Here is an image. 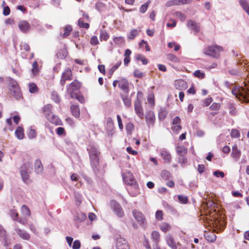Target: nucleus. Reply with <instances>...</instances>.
<instances>
[{
	"label": "nucleus",
	"instance_id": "a18cd8bd",
	"mask_svg": "<svg viewBox=\"0 0 249 249\" xmlns=\"http://www.w3.org/2000/svg\"><path fill=\"white\" fill-rule=\"evenodd\" d=\"M78 25L80 28L89 29V24L88 23H84V20L82 18L79 19L78 21Z\"/></svg>",
	"mask_w": 249,
	"mask_h": 249
},
{
	"label": "nucleus",
	"instance_id": "cd10ccee",
	"mask_svg": "<svg viewBox=\"0 0 249 249\" xmlns=\"http://www.w3.org/2000/svg\"><path fill=\"white\" fill-rule=\"evenodd\" d=\"M175 86L176 88L179 90L186 89L187 83L183 80H178L176 81Z\"/></svg>",
	"mask_w": 249,
	"mask_h": 249
},
{
	"label": "nucleus",
	"instance_id": "58836bf2",
	"mask_svg": "<svg viewBox=\"0 0 249 249\" xmlns=\"http://www.w3.org/2000/svg\"><path fill=\"white\" fill-rule=\"evenodd\" d=\"M72 30V28L71 25H67L64 29V33L62 35L63 37H67L71 33Z\"/></svg>",
	"mask_w": 249,
	"mask_h": 249
},
{
	"label": "nucleus",
	"instance_id": "0e129e2a",
	"mask_svg": "<svg viewBox=\"0 0 249 249\" xmlns=\"http://www.w3.org/2000/svg\"><path fill=\"white\" fill-rule=\"evenodd\" d=\"M167 112L164 110H161L159 112V118L160 120H164L167 115Z\"/></svg>",
	"mask_w": 249,
	"mask_h": 249
},
{
	"label": "nucleus",
	"instance_id": "a878e982",
	"mask_svg": "<svg viewBox=\"0 0 249 249\" xmlns=\"http://www.w3.org/2000/svg\"><path fill=\"white\" fill-rule=\"evenodd\" d=\"M239 3L243 10L249 16V4L246 0H239Z\"/></svg>",
	"mask_w": 249,
	"mask_h": 249
},
{
	"label": "nucleus",
	"instance_id": "e2e57ef3",
	"mask_svg": "<svg viewBox=\"0 0 249 249\" xmlns=\"http://www.w3.org/2000/svg\"><path fill=\"white\" fill-rule=\"evenodd\" d=\"M231 136L232 138H239L240 136V132L236 129H232Z\"/></svg>",
	"mask_w": 249,
	"mask_h": 249
},
{
	"label": "nucleus",
	"instance_id": "c85d7f7f",
	"mask_svg": "<svg viewBox=\"0 0 249 249\" xmlns=\"http://www.w3.org/2000/svg\"><path fill=\"white\" fill-rule=\"evenodd\" d=\"M206 239L209 242H214L216 239V235L213 232L207 233L205 235Z\"/></svg>",
	"mask_w": 249,
	"mask_h": 249
},
{
	"label": "nucleus",
	"instance_id": "c756f323",
	"mask_svg": "<svg viewBox=\"0 0 249 249\" xmlns=\"http://www.w3.org/2000/svg\"><path fill=\"white\" fill-rule=\"evenodd\" d=\"M43 165L39 160H36L35 163V169L37 173H41L43 171Z\"/></svg>",
	"mask_w": 249,
	"mask_h": 249
},
{
	"label": "nucleus",
	"instance_id": "6e6d98bb",
	"mask_svg": "<svg viewBox=\"0 0 249 249\" xmlns=\"http://www.w3.org/2000/svg\"><path fill=\"white\" fill-rule=\"evenodd\" d=\"M173 126L171 127L172 130L173 132L176 134H178V132L181 130L182 127L180 124L173 125Z\"/></svg>",
	"mask_w": 249,
	"mask_h": 249
},
{
	"label": "nucleus",
	"instance_id": "bb28decb",
	"mask_svg": "<svg viewBox=\"0 0 249 249\" xmlns=\"http://www.w3.org/2000/svg\"><path fill=\"white\" fill-rule=\"evenodd\" d=\"M178 154L181 157H184L187 154V149L183 146H179L176 149Z\"/></svg>",
	"mask_w": 249,
	"mask_h": 249
},
{
	"label": "nucleus",
	"instance_id": "4c0bfd02",
	"mask_svg": "<svg viewBox=\"0 0 249 249\" xmlns=\"http://www.w3.org/2000/svg\"><path fill=\"white\" fill-rule=\"evenodd\" d=\"M27 135L29 139H32L36 137L37 133L35 129L33 128L32 127H31L29 129Z\"/></svg>",
	"mask_w": 249,
	"mask_h": 249
},
{
	"label": "nucleus",
	"instance_id": "b1692460",
	"mask_svg": "<svg viewBox=\"0 0 249 249\" xmlns=\"http://www.w3.org/2000/svg\"><path fill=\"white\" fill-rule=\"evenodd\" d=\"M71 111L72 114L75 118H79L80 115V108L78 105H73L71 107Z\"/></svg>",
	"mask_w": 249,
	"mask_h": 249
},
{
	"label": "nucleus",
	"instance_id": "6e6552de",
	"mask_svg": "<svg viewBox=\"0 0 249 249\" xmlns=\"http://www.w3.org/2000/svg\"><path fill=\"white\" fill-rule=\"evenodd\" d=\"M110 206L112 210L119 217H122L124 216V211L121 205L117 201L112 200L110 202Z\"/></svg>",
	"mask_w": 249,
	"mask_h": 249
},
{
	"label": "nucleus",
	"instance_id": "680f3d73",
	"mask_svg": "<svg viewBox=\"0 0 249 249\" xmlns=\"http://www.w3.org/2000/svg\"><path fill=\"white\" fill-rule=\"evenodd\" d=\"M134 76L135 77L141 78L143 76V74L140 70L136 69L134 71Z\"/></svg>",
	"mask_w": 249,
	"mask_h": 249
},
{
	"label": "nucleus",
	"instance_id": "f704fd0d",
	"mask_svg": "<svg viewBox=\"0 0 249 249\" xmlns=\"http://www.w3.org/2000/svg\"><path fill=\"white\" fill-rule=\"evenodd\" d=\"M20 174L22 180L25 183L28 184L31 182V180L29 178V175L26 171L21 170L20 172Z\"/></svg>",
	"mask_w": 249,
	"mask_h": 249
},
{
	"label": "nucleus",
	"instance_id": "864d4df0",
	"mask_svg": "<svg viewBox=\"0 0 249 249\" xmlns=\"http://www.w3.org/2000/svg\"><path fill=\"white\" fill-rule=\"evenodd\" d=\"M150 3V1H148L146 2H145L144 4L142 5L140 8V12L142 13H144L147 10V8Z\"/></svg>",
	"mask_w": 249,
	"mask_h": 249
},
{
	"label": "nucleus",
	"instance_id": "7c9ffc66",
	"mask_svg": "<svg viewBox=\"0 0 249 249\" xmlns=\"http://www.w3.org/2000/svg\"><path fill=\"white\" fill-rule=\"evenodd\" d=\"M187 25L191 30H193L196 33L199 31V27L196 25V23L193 20H189Z\"/></svg>",
	"mask_w": 249,
	"mask_h": 249
},
{
	"label": "nucleus",
	"instance_id": "4d7b16f0",
	"mask_svg": "<svg viewBox=\"0 0 249 249\" xmlns=\"http://www.w3.org/2000/svg\"><path fill=\"white\" fill-rule=\"evenodd\" d=\"M213 102V98L212 97H209L203 100L202 106L203 107H208Z\"/></svg>",
	"mask_w": 249,
	"mask_h": 249
},
{
	"label": "nucleus",
	"instance_id": "1a4fd4ad",
	"mask_svg": "<svg viewBox=\"0 0 249 249\" xmlns=\"http://www.w3.org/2000/svg\"><path fill=\"white\" fill-rule=\"evenodd\" d=\"M134 109L137 115L141 119H143L144 117L143 110L142 106V102L139 98H137L134 102Z\"/></svg>",
	"mask_w": 249,
	"mask_h": 249
},
{
	"label": "nucleus",
	"instance_id": "338daca9",
	"mask_svg": "<svg viewBox=\"0 0 249 249\" xmlns=\"http://www.w3.org/2000/svg\"><path fill=\"white\" fill-rule=\"evenodd\" d=\"M213 175L215 177L218 178L220 177L222 178H223L225 176V174L223 172L220 171L219 170L215 171L213 173Z\"/></svg>",
	"mask_w": 249,
	"mask_h": 249
},
{
	"label": "nucleus",
	"instance_id": "9d476101",
	"mask_svg": "<svg viewBox=\"0 0 249 249\" xmlns=\"http://www.w3.org/2000/svg\"><path fill=\"white\" fill-rule=\"evenodd\" d=\"M116 249H129L127 241L121 237L118 238L116 244Z\"/></svg>",
	"mask_w": 249,
	"mask_h": 249
},
{
	"label": "nucleus",
	"instance_id": "9b49d317",
	"mask_svg": "<svg viewBox=\"0 0 249 249\" xmlns=\"http://www.w3.org/2000/svg\"><path fill=\"white\" fill-rule=\"evenodd\" d=\"M119 87L125 93L128 94L129 92V83L125 78H122L119 81Z\"/></svg>",
	"mask_w": 249,
	"mask_h": 249
},
{
	"label": "nucleus",
	"instance_id": "4468645a",
	"mask_svg": "<svg viewBox=\"0 0 249 249\" xmlns=\"http://www.w3.org/2000/svg\"><path fill=\"white\" fill-rule=\"evenodd\" d=\"M145 120L149 125H153L155 121L154 113L152 111H148L145 115Z\"/></svg>",
	"mask_w": 249,
	"mask_h": 249
},
{
	"label": "nucleus",
	"instance_id": "de8ad7c7",
	"mask_svg": "<svg viewBox=\"0 0 249 249\" xmlns=\"http://www.w3.org/2000/svg\"><path fill=\"white\" fill-rule=\"evenodd\" d=\"M194 75L196 77L199 79H203L205 76V73L200 70H196L194 72Z\"/></svg>",
	"mask_w": 249,
	"mask_h": 249
},
{
	"label": "nucleus",
	"instance_id": "a19ab883",
	"mask_svg": "<svg viewBox=\"0 0 249 249\" xmlns=\"http://www.w3.org/2000/svg\"><path fill=\"white\" fill-rule=\"evenodd\" d=\"M147 102L151 107H153L155 106V96L153 92L150 93L148 95Z\"/></svg>",
	"mask_w": 249,
	"mask_h": 249
},
{
	"label": "nucleus",
	"instance_id": "e433bc0d",
	"mask_svg": "<svg viewBox=\"0 0 249 249\" xmlns=\"http://www.w3.org/2000/svg\"><path fill=\"white\" fill-rule=\"evenodd\" d=\"M160 176L162 178L165 180H168L171 178L170 172L167 170L162 171Z\"/></svg>",
	"mask_w": 249,
	"mask_h": 249
},
{
	"label": "nucleus",
	"instance_id": "20e7f679",
	"mask_svg": "<svg viewBox=\"0 0 249 249\" xmlns=\"http://www.w3.org/2000/svg\"><path fill=\"white\" fill-rule=\"evenodd\" d=\"M81 87V83L75 79L67 86V91L71 98H76Z\"/></svg>",
	"mask_w": 249,
	"mask_h": 249
},
{
	"label": "nucleus",
	"instance_id": "dca6fc26",
	"mask_svg": "<svg viewBox=\"0 0 249 249\" xmlns=\"http://www.w3.org/2000/svg\"><path fill=\"white\" fill-rule=\"evenodd\" d=\"M123 179L126 184L132 185L134 182V177L132 173L127 172L123 175Z\"/></svg>",
	"mask_w": 249,
	"mask_h": 249
},
{
	"label": "nucleus",
	"instance_id": "5fc2aeb1",
	"mask_svg": "<svg viewBox=\"0 0 249 249\" xmlns=\"http://www.w3.org/2000/svg\"><path fill=\"white\" fill-rule=\"evenodd\" d=\"M90 43L91 45L95 46L99 44V40L96 36H93L90 39Z\"/></svg>",
	"mask_w": 249,
	"mask_h": 249
},
{
	"label": "nucleus",
	"instance_id": "0eeeda50",
	"mask_svg": "<svg viewBox=\"0 0 249 249\" xmlns=\"http://www.w3.org/2000/svg\"><path fill=\"white\" fill-rule=\"evenodd\" d=\"M132 215L139 225L143 227L146 226V218L141 212L137 210H134L132 211Z\"/></svg>",
	"mask_w": 249,
	"mask_h": 249
},
{
	"label": "nucleus",
	"instance_id": "39448f33",
	"mask_svg": "<svg viewBox=\"0 0 249 249\" xmlns=\"http://www.w3.org/2000/svg\"><path fill=\"white\" fill-rule=\"evenodd\" d=\"M73 74L70 68H66L64 71L62 72L60 79V84L64 87L66 84V83L68 81H71L72 79Z\"/></svg>",
	"mask_w": 249,
	"mask_h": 249
},
{
	"label": "nucleus",
	"instance_id": "49530a36",
	"mask_svg": "<svg viewBox=\"0 0 249 249\" xmlns=\"http://www.w3.org/2000/svg\"><path fill=\"white\" fill-rule=\"evenodd\" d=\"M178 198L180 203L186 204L188 202V198L185 196L178 195Z\"/></svg>",
	"mask_w": 249,
	"mask_h": 249
},
{
	"label": "nucleus",
	"instance_id": "f03ea898",
	"mask_svg": "<svg viewBox=\"0 0 249 249\" xmlns=\"http://www.w3.org/2000/svg\"><path fill=\"white\" fill-rule=\"evenodd\" d=\"M224 51L223 47L216 44L210 45L204 49L205 54L215 58H219L221 53Z\"/></svg>",
	"mask_w": 249,
	"mask_h": 249
},
{
	"label": "nucleus",
	"instance_id": "aec40b11",
	"mask_svg": "<svg viewBox=\"0 0 249 249\" xmlns=\"http://www.w3.org/2000/svg\"><path fill=\"white\" fill-rule=\"evenodd\" d=\"M187 3V0H171L166 3V6L169 7L174 5H183Z\"/></svg>",
	"mask_w": 249,
	"mask_h": 249
},
{
	"label": "nucleus",
	"instance_id": "3c124183",
	"mask_svg": "<svg viewBox=\"0 0 249 249\" xmlns=\"http://www.w3.org/2000/svg\"><path fill=\"white\" fill-rule=\"evenodd\" d=\"M174 14L176 18L179 19L182 21H184L186 18L185 16L180 12H176Z\"/></svg>",
	"mask_w": 249,
	"mask_h": 249
},
{
	"label": "nucleus",
	"instance_id": "09e8293b",
	"mask_svg": "<svg viewBox=\"0 0 249 249\" xmlns=\"http://www.w3.org/2000/svg\"><path fill=\"white\" fill-rule=\"evenodd\" d=\"M221 108V104L218 103H213L210 107V110L212 111H217Z\"/></svg>",
	"mask_w": 249,
	"mask_h": 249
},
{
	"label": "nucleus",
	"instance_id": "603ef678",
	"mask_svg": "<svg viewBox=\"0 0 249 249\" xmlns=\"http://www.w3.org/2000/svg\"><path fill=\"white\" fill-rule=\"evenodd\" d=\"M21 211L23 213L26 215L30 216L31 215V212L30 211V209H29L28 206L25 205H23L21 207Z\"/></svg>",
	"mask_w": 249,
	"mask_h": 249
},
{
	"label": "nucleus",
	"instance_id": "7ed1b4c3",
	"mask_svg": "<svg viewBox=\"0 0 249 249\" xmlns=\"http://www.w3.org/2000/svg\"><path fill=\"white\" fill-rule=\"evenodd\" d=\"M232 93L236 97L242 98L246 102H249V88L245 85V87L235 88L232 89Z\"/></svg>",
	"mask_w": 249,
	"mask_h": 249
},
{
	"label": "nucleus",
	"instance_id": "473e14b6",
	"mask_svg": "<svg viewBox=\"0 0 249 249\" xmlns=\"http://www.w3.org/2000/svg\"><path fill=\"white\" fill-rule=\"evenodd\" d=\"M109 37L108 34L106 31L101 30L100 32V40L101 41H107Z\"/></svg>",
	"mask_w": 249,
	"mask_h": 249
},
{
	"label": "nucleus",
	"instance_id": "13d9d810",
	"mask_svg": "<svg viewBox=\"0 0 249 249\" xmlns=\"http://www.w3.org/2000/svg\"><path fill=\"white\" fill-rule=\"evenodd\" d=\"M10 215L12 217L13 219L15 220H18V214L16 210L15 209H12L10 210Z\"/></svg>",
	"mask_w": 249,
	"mask_h": 249
},
{
	"label": "nucleus",
	"instance_id": "393cba45",
	"mask_svg": "<svg viewBox=\"0 0 249 249\" xmlns=\"http://www.w3.org/2000/svg\"><path fill=\"white\" fill-rule=\"evenodd\" d=\"M15 135L18 139H23L24 137V129L23 127L18 126L15 131Z\"/></svg>",
	"mask_w": 249,
	"mask_h": 249
},
{
	"label": "nucleus",
	"instance_id": "c03bdc74",
	"mask_svg": "<svg viewBox=\"0 0 249 249\" xmlns=\"http://www.w3.org/2000/svg\"><path fill=\"white\" fill-rule=\"evenodd\" d=\"M139 34V32L137 29L132 30L128 35L127 37L129 39H134L135 37Z\"/></svg>",
	"mask_w": 249,
	"mask_h": 249
},
{
	"label": "nucleus",
	"instance_id": "ea45409f",
	"mask_svg": "<svg viewBox=\"0 0 249 249\" xmlns=\"http://www.w3.org/2000/svg\"><path fill=\"white\" fill-rule=\"evenodd\" d=\"M167 59L174 63H178L179 62V59L176 55L170 53L167 55Z\"/></svg>",
	"mask_w": 249,
	"mask_h": 249
},
{
	"label": "nucleus",
	"instance_id": "f257e3e1",
	"mask_svg": "<svg viewBox=\"0 0 249 249\" xmlns=\"http://www.w3.org/2000/svg\"><path fill=\"white\" fill-rule=\"evenodd\" d=\"M89 151L90 162L92 168L97 169L99 165V157L100 152L94 145H89L87 149Z\"/></svg>",
	"mask_w": 249,
	"mask_h": 249
},
{
	"label": "nucleus",
	"instance_id": "c9c22d12",
	"mask_svg": "<svg viewBox=\"0 0 249 249\" xmlns=\"http://www.w3.org/2000/svg\"><path fill=\"white\" fill-rule=\"evenodd\" d=\"M121 97L122 100L126 107H130L131 106V99L128 98L127 95H122Z\"/></svg>",
	"mask_w": 249,
	"mask_h": 249
},
{
	"label": "nucleus",
	"instance_id": "f8f14e48",
	"mask_svg": "<svg viewBox=\"0 0 249 249\" xmlns=\"http://www.w3.org/2000/svg\"><path fill=\"white\" fill-rule=\"evenodd\" d=\"M18 27L20 30L24 33H27L31 28L30 24L25 20H20L18 22Z\"/></svg>",
	"mask_w": 249,
	"mask_h": 249
},
{
	"label": "nucleus",
	"instance_id": "37998d69",
	"mask_svg": "<svg viewBox=\"0 0 249 249\" xmlns=\"http://www.w3.org/2000/svg\"><path fill=\"white\" fill-rule=\"evenodd\" d=\"M122 64V61L120 60L118 61L109 71V74L112 75L114 72Z\"/></svg>",
	"mask_w": 249,
	"mask_h": 249
},
{
	"label": "nucleus",
	"instance_id": "774afa93",
	"mask_svg": "<svg viewBox=\"0 0 249 249\" xmlns=\"http://www.w3.org/2000/svg\"><path fill=\"white\" fill-rule=\"evenodd\" d=\"M10 9L9 6H4L2 14L3 15L6 16L10 14Z\"/></svg>",
	"mask_w": 249,
	"mask_h": 249
},
{
	"label": "nucleus",
	"instance_id": "79ce46f5",
	"mask_svg": "<svg viewBox=\"0 0 249 249\" xmlns=\"http://www.w3.org/2000/svg\"><path fill=\"white\" fill-rule=\"evenodd\" d=\"M137 61L141 60L143 65H146L148 63V60L141 54H138L136 56Z\"/></svg>",
	"mask_w": 249,
	"mask_h": 249
},
{
	"label": "nucleus",
	"instance_id": "8fccbe9b",
	"mask_svg": "<svg viewBox=\"0 0 249 249\" xmlns=\"http://www.w3.org/2000/svg\"><path fill=\"white\" fill-rule=\"evenodd\" d=\"M114 42L118 45H122L124 43V39L122 36L115 37L113 38Z\"/></svg>",
	"mask_w": 249,
	"mask_h": 249
},
{
	"label": "nucleus",
	"instance_id": "4be33fe9",
	"mask_svg": "<svg viewBox=\"0 0 249 249\" xmlns=\"http://www.w3.org/2000/svg\"><path fill=\"white\" fill-rule=\"evenodd\" d=\"M206 205L211 213H212V211L215 213L218 209L217 204L213 201L209 200L207 202Z\"/></svg>",
	"mask_w": 249,
	"mask_h": 249
},
{
	"label": "nucleus",
	"instance_id": "69168bd1",
	"mask_svg": "<svg viewBox=\"0 0 249 249\" xmlns=\"http://www.w3.org/2000/svg\"><path fill=\"white\" fill-rule=\"evenodd\" d=\"M81 247V243L78 240H75L73 243L72 245V249H79Z\"/></svg>",
	"mask_w": 249,
	"mask_h": 249
},
{
	"label": "nucleus",
	"instance_id": "a211bd4d",
	"mask_svg": "<svg viewBox=\"0 0 249 249\" xmlns=\"http://www.w3.org/2000/svg\"><path fill=\"white\" fill-rule=\"evenodd\" d=\"M241 154V151L238 149L237 145L234 144L232 147V152L231 153L232 157L237 160L239 159Z\"/></svg>",
	"mask_w": 249,
	"mask_h": 249
},
{
	"label": "nucleus",
	"instance_id": "f3484780",
	"mask_svg": "<svg viewBox=\"0 0 249 249\" xmlns=\"http://www.w3.org/2000/svg\"><path fill=\"white\" fill-rule=\"evenodd\" d=\"M52 108V106L50 104L46 105L42 107V112L46 119L53 114Z\"/></svg>",
	"mask_w": 249,
	"mask_h": 249
},
{
	"label": "nucleus",
	"instance_id": "72a5a7b5",
	"mask_svg": "<svg viewBox=\"0 0 249 249\" xmlns=\"http://www.w3.org/2000/svg\"><path fill=\"white\" fill-rule=\"evenodd\" d=\"M28 87L29 92L31 93H37L39 91V89L36 85L34 83H29L28 84Z\"/></svg>",
	"mask_w": 249,
	"mask_h": 249
},
{
	"label": "nucleus",
	"instance_id": "412c9836",
	"mask_svg": "<svg viewBox=\"0 0 249 249\" xmlns=\"http://www.w3.org/2000/svg\"><path fill=\"white\" fill-rule=\"evenodd\" d=\"M50 123L54 124L55 125H62V123L61 120L58 117V116L52 114L48 119H47Z\"/></svg>",
	"mask_w": 249,
	"mask_h": 249
},
{
	"label": "nucleus",
	"instance_id": "5701e85b",
	"mask_svg": "<svg viewBox=\"0 0 249 249\" xmlns=\"http://www.w3.org/2000/svg\"><path fill=\"white\" fill-rule=\"evenodd\" d=\"M151 239L155 244H159L160 240V234L159 231H154L151 233Z\"/></svg>",
	"mask_w": 249,
	"mask_h": 249
},
{
	"label": "nucleus",
	"instance_id": "bf43d9fd",
	"mask_svg": "<svg viewBox=\"0 0 249 249\" xmlns=\"http://www.w3.org/2000/svg\"><path fill=\"white\" fill-rule=\"evenodd\" d=\"M10 88V89H15L16 88L19 87V86L18 84V82L13 79H11L9 81Z\"/></svg>",
	"mask_w": 249,
	"mask_h": 249
},
{
	"label": "nucleus",
	"instance_id": "2f4dec72",
	"mask_svg": "<svg viewBox=\"0 0 249 249\" xmlns=\"http://www.w3.org/2000/svg\"><path fill=\"white\" fill-rule=\"evenodd\" d=\"M160 230L163 232L166 233L170 231L171 227L170 225L167 223H162L160 225Z\"/></svg>",
	"mask_w": 249,
	"mask_h": 249
},
{
	"label": "nucleus",
	"instance_id": "6ab92c4d",
	"mask_svg": "<svg viewBox=\"0 0 249 249\" xmlns=\"http://www.w3.org/2000/svg\"><path fill=\"white\" fill-rule=\"evenodd\" d=\"M16 231L18 236L24 240H28L30 238V234L24 230L17 228Z\"/></svg>",
	"mask_w": 249,
	"mask_h": 249
},
{
	"label": "nucleus",
	"instance_id": "2eb2a0df",
	"mask_svg": "<svg viewBox=\"0 0 249 249\" xmlns=\"http://www.w3.org/2000/svg\"><path fill=\"white\" fill-rule=\"evenodd\" d=\"M160 155L161 157L164 160L165 163H170L172 160V157L169 152L166 150H162L160 151Z\"/></svg>",
	"mask_w": 249,
	"mask_h": 249
},
{
	"label": "nucleus",
	"instance_id": "423d86ee",
	"mask_svg": "<svg viewBox=\"0 0 249 249\" xmlns=\"http://www.w3.org/2000/svg\"><path fill=\"white\" fill-rule=\"evenodd\" d=\"M165 240L167 245L171 249H180L181 246L179 241L176 240L173 236L168 234L165 236Z\"/></svg>",
	"mask_w": 249,
	"mask_h": 249
},
{
	"label": "nucleus",
	"instance_id": "ddd939ff",
	"mask_svg": "<svg viewBox=\"0 0 249 249\" xmlns=\"http://www.w3.org/2000/svg\"><path fill=\"white\" fill-rule=\"evenodd\" d=\"M9 90L11 95L16 100H19L22 98V94L20 87L15 89H10Z\"/></svg>",
	"mask_w": 249,
	"mask_h": 249
},
{
	"label": "nucleus",
	"instance_id": "052dcab7",
	"mask_svg": "<svg viewBox=\"0 0 249 249\" xmlns=\"http://www.w3.org/2000/svg\"><path fill=\"white\" fill-rule=\"evenodd\" d=\"M163 212L162 211L158 210L155 214L156 219L158 220H161L163 219Z\"/></svg>",
	"mask_w": 249,
	"mask_h": 249
}]
</instances>
